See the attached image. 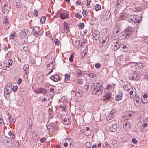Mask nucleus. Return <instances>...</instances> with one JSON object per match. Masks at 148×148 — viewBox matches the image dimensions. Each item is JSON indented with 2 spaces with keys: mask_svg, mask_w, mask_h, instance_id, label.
<instances>
[{
  "mask_svg": "<svg viewBox=\"0 0 148 148\" xmlns=\"http://www.w3.org/2000/svg\"><path fill=\"white\" fill-rule=\"evenodd\" d=\"M102 83L101 81H94L92 84L91 90L93 94L97 96L101 95L103 91Z\"/></svg>",
  "mask_w": 148,
  "mask_h": 148,
  "instance_id": "obj_1",
  "label": "nucleus"
},
{
  "mask_svg": "<svg viewBox=\"0 0 148 148\" xmlns=\"http://www.w3.org/2000/svg\"><path fill=\"white\" fill-rule=\"evenodd\" d=\"M122 38L124 40L134 37V31L132 28H127L121 33Z\"/></svg>",
  "mask_w": 148,
  "mask_h": 148,
  "instance_id": "obj_2",
  "label": "nucleus"
},
{
  "mask_svg": "<svg viewBox=\"0 0 148 148\" xmlns=\"http://www.w3.org/2000/svg\"><path fill=\"white\" fill-rule=\"evenodd\" d=\"M118 49L123 52H126L127 51V46L125 44H124L122 42H116V43L114 45V47H113L112 49L114 51H115Z\"/></svg>",
  "mask_w": 148,
  "mask_h": 148,
  "instance_id": "obj_3",
  "label": "nucleus"
},
{
  "mask_svg": "<svg viewBox=\"0 0 148 148\" xmlns=\"http://www.w3.org/2000/svg\"><path fill=\"white\" fill-rule=\"evenodd\" d=\"M123 89L129 92L128 96L129 98H132L133 97V95H135L136 90L135 88L131 87L130 86L127 85H125L123 86Z\"/></svg>",
  "mask_w": 148,
  "mask_h": 148,
  "instance_id": "obj_4",
  "label": "nucleus"
},
{
  "mask_svg": "<svg viewBox=\"0 0 148 148\" xmlns=\"http://www.w3.org/2000/svg\"><path fill=\"white\" fill-rule=\"evenodd\" d=\"M1 6L3 13L5 14H8L10 10V5H8L7 2L4 1L2 2Z\"/></svg>",
  "mask_w": 148,
  "mask_h": 148,
  "instance_id": "obj_5",
  "label": "nucleus"
},
{
  "mask_svg": "<svg viewBox=\"0 0 148 148\" xmlns=\"http://www.w3.org/2000/svg\"><path fill=\"white\" fill-rule=\"evenodd\" d=\"M61 118L62 120H63V123L64 124L68 125L71 124V121H70L71 117L69 115L65 114H63L61 116Z\"/></svg>",
  "mask_w": 148,
  "mask_h": 148,
  "instance_id": "obj_6",
  "label": "nucleus"
},
{
  "mask_svg": "<svg viewBox=\"0 0 148 148\" xmlns=\"http://www.w3.org/2000/svg\"><path fill=\"white\" fill-rule=\"evenodd\" d=\"M137 16L136 15H132L130 16L128 18V20L130 23L134 22V23H139L142 20V17H140V18L137 19Z\"/></svg>",
  "mask_w": 148,
  "mask_h": 148,
  "instance_id": "obj_7",
  "label": "nucleus"
},
{
  "mask_svg": "<svg viewBox=\"0 0 148 148\" xmlns=\"http://www.w3.org/2000/svg\"><path fill=\"white\" fill-rule=\"evenodd\" d=\"M111 13L108 10H104L102 16V19L104 21H106L110 17Z\"/></svg>",
  "mask_w": 148,
  "mask_h": 148,
  "instance_id": "obj_8",
  "label": "nucleus"
},
{
  "mask_svg": "<svg viewBox=\"0 0 148 148\" xmlns=\"http://www.w3.org/2000/svg\"><path fill=\"white\" fill-rule=\"evenodd\" d=\"M72 140L69 138H67L64 142V143L63 144L64 146L63 148H71V147L73 146L71 144Z\"/></svg>",
  "mask_w": 148,
  "mask_h": 148,
  "instance_id": "obj_9",
  "label": "nucleus"
},
{
  "mask_svg": "<svg viewBox=\"0 0 148 148\" xmlns=\"http://www.w3.org/2000/svg\"><path fill=\"white\" fill-rule=\"evenodd\" d=\"M141 74L140 73L136 71H134L132 74V80H138L140 77Z\"/></svg>",
  "mask_w": 148,
  "mask_h": 148,
  "instance_id": "obj_10",
  "label": "nucleus"
},
{
  "mask_svg": "<svg viewBox=\"0 0 148 148\" xmlns=\"http://www.w3.org/2000/svg\"><path fill=\"white\" fill-rule=\"evenodd\" d=\"M33 33L34 35L36 37H38L39 36L40 33V29L39 27H34L33 29Z\"/></svg>",
  "mask_w": 148,
  "mask_h": 148,
  "instance_id": "obj_11",
  "label": "nucleus"
},
{
  "mask_svg": "<svg viewBox=\"0 0 148 148\" xmlns=\"http://www.w3.org/2000/svg\"><path fill=\"white\" fill-rule=\"evenodd\" d=\"M56 125L53 123H50L49 124L47 127V130L50 132H52L55 130Z\"/></svg>",
  "mask_w": 148,
  "mask_h": 148,
  "instance_id": "obj_12",
  "label": "nucleus"
},
{
  "mask_svg": "<svg viewBox=\"0 0 148 148\" xmlns=\"http://www.w3.org/2000/svg\"><path fill=\"white\" fill-rule=\"evenodd\" d=\"M28 32V30L27 29H24L20 33L19 35L20 37L22 38H24L26 36Z\"/></svg>",
  "mask_w": 148,
  "mask_h": 148,
  "instance_id": "obj_13",
  "label": "nucleus"
},
{
  "mask_svg": "<svg viewBox=\"0 0 148 148\" xmlns=\"http://www.w3.org/2000/svg\"><path fill=\"white\" fill-rule=\"evenodd\" d=\"M60 17L62 20L68 18H69V13L68 12H65L63 13H60Z\"/></svg>",
  "mask_w": 148,
  "mask_h": 148,
  "instance_id": "obj_14",
  "label": "nucleus"
},
{
  "mask_svg": "<svg viewBox=\"0 0 148 148\" xmlns=\"http://www.w3.org/2000/svg\"><path fill=\"white\" fill-rule=\"evenodd\" d=\"M141 102L143 103H146L148 102V95L147 94H144L141 98Z\"/></svg>",
  "mask_w": 148,
  "mask_h": 148,
  "instance_id": "obj_15",
  "label": "nucleus"
},
{
  "mask_svg": "<svg viewBox=\"0 0 148 148\" xmlns=\"http://www.w3.org/2000/svg\"><path fill=\"white\" fill-rule=\"evenodd\" d=\"M93 36L95 40L98 39L100 37L99 32L97 30H95L93 33Z\"/></svg>",
  "mask_w": 148,
  "mask_h": 148,
  "instance_id": "obj_16",
  "label": "nucleus"
},
{
  "mask_svg": "<svg viewBox=\"0 0 148 148\" xmlns=\"http://www.w3.org/2000/svg\"><path fill=\"white\" fill-rule=\"evenodd\" d=\"M51 79L55 82H58L60 79L59 75L57 74L52 75L51 77Z\"/></svg>",
  "mask_w": 148,
  "mask_h": 148,
  "instance_id": "obj_17",
  "label": "nucleus"
},
{
  "mask_svg": "<svg viewBox=\"0 0 148 148\" xmlns=\"http://www.w3.org/2000/svg\"><path fill=\"white\" fill-rule=\"evenodd\" d=\"M111 96L110 93L106 92L104 96L105 98L103 99V101L106 102L107 101H110L111 98Z\"/></svg>",
  "mask_w": 148,
  "mask_h": 148,
  "instance_id": "obj_18",
  "label": "nucleus"
},
{
  "mask_svg": "<svg viewBox=\"0 0 148 148\" xmlns=\"http://www.w3.org/2000/svg\"><path fill=\"white\" fill-rule=\"evenodd\" d=\"M144 64L141 62H137L134 64L133 66L135 69H140L144 66Z\"/></svg>",
  "mask_w": 148,
  "mask_h": 148,
  "instance_id": "obj_19",
  "label": "nucleus"
},
{
  "mask_svg": "<svg viewBox=\"0 0 148 148\" xmlns=\"http://www.w3.org/2000/svg\"><path fill=\"white\" fill-rule=\"evenodd\" d=\"M117 125L116 124H114L112 125L110 128V131L112 132H115L118 129Z\"/></svg>",
  "mask_w": 148,
  "mask_h": 148,
  "instance_id": "obj_20",
  "label": "nucleus"
},
{
  "mask_svg": "<svg viewBox=\"0 0 148 148\" xmlns=\"http://www.w3.org/2000/svg\"><path fill=\"white\" fill-rule=\"evenodd\" d=\"M83 95V92L82 90H77L75 92V96L77 97H80Z\"/></svg>",
  "mask_w": 148,
  "mask_h": 148,
  "instance_id": "obj_21",
  "label": "nucleus"
},
{
  "mask_svg": "<svg viewBox=\"0 0 148 148\" xmlns=\"http://www.w3.org/2000/svg\"><path fill=\"white\" fill-rule=\"evenodd\" d=\"M122 94L121 92L119 91L118 94L115 97V99L117 101H119L121 100L122 97Z\"/></svg>",
  "mask_w": 148,
  "mask_h": 148,
  "instance_id": "obj_22",
  "label": "nucleus"
},
{
  "mask_svg": "<svg viewBox=\"0 0 148 148\" xmlns=\"http://www.w3.org/2000/svg\"><path fill=\"white\" fill-rule=\"evenodd\" d=\"M114 111H112L110 112V114L107 117V120H111L114 118Z\"/></svg>",
  "mask_w": 148,
  "mask_h": 148,
  "instance_id": "obj_23",
  "label": "nucleus"
},
{
  "mask_svg": "<svg viewBox=\"0 0 148 148\" xmlns=\"http://www.w3.org/2000/svg\"><path fill=\"white\" fill-rule=\"evenodd\" d=\"M133 95V96H134L133 98H134L135 99V100L134 101H136V102L137 104L139 103V101H140V97L138 96V95H137L136 94V92L135 95Z\"/></svg>",
  "mask_w": 148,
  "mask_h": 148,
  "instance_id": "obj_24",
  "label": "nucleus"
},
{
  "mask_svg": "<svg viewBox=\"0 0 148 148\" xmlns=\"http://www.w3.org/2000/svg\"><path fill=\"white\" fill-rule=\"evenodd\" d=\"M130 124L129 122L127 121L125 122L124 125H123V128L125 130L130 129Z\"/></svg>",
  "mask_w": 148,
  "mask_h": 148,
  "instance_id": "obj_25",
  "label": "nucleus"
},
{
  "mask_svg": "<svg viewBox=\"0 0 148 148\" xmlns=\"http://www.w3.org/2000/svg\"><path fill=\"white\" fill-rule=\"evenodd\" d=\"M84 132L85 133V135L88 136L90 135V128L88 127H86L85 129L84 128Z\"/></svg>",
  "mask_w": 148,
  "mask_h": 148,
  "instance_id": "obj_26",
  "label": "nucleus"
},
{
  "mask_svg": "<svg viewBox=\"0 0 148 148\" xmlns=\"http://www.w3.org/2000/svg\"><path fill=\"white\" fill-rule=\"evenodd\" d=\"M83 44L81 43L80 40L76 41L75 42V45L76 47L77 48H80L83 46Z\"/></svg>",
  "mask_w": 148,
  "mask_h": 148,
  "instance_id": "obj_27",
  "label": "nucleus"
},
{
  "mask_svg": "<svg viewBox=\"0 0 148 148\" xmlns=\"http://www.w3.org/2000/svg\"><path fill=\"white\" fill-rule=\"evenodd\" d=\"M127 14H121L120 15V20H125L127 18Z\"/></svg>",
  "mask_w": 148,
  "mask_h": 148,
  "instance_id": "obj_28",
  "label": "nucleus"
},
{
  "mask_svg": "<svg viewBox=\"0 0 148 148\" xmlns=\"http://www.w3.org/2000/svg\"><path fill=\"white\" fill-rule=\"evenodd\" d=\"M133 114L132 112L129 111L126 112L125 113V115L127 119L130 118Z\"/></svg>",
  "mask_w": 148,
  "mask_h": 148,
  "instance_id": "obj_29",
  "label": "nucleus"
},
{
  "mask_svg": "<svg viewBox=\"0 0 148 148\" xmlns=\"http://www.w3.org/2000/svg\"><path fill=\"white\" fill-rule=\"evenodd\" d=\"M107 44L106 41L104 39H100L99 43V45L101 47H102L104 45H105Z\"/></svg>",
  "mask_w": 148,
  "mask_h": 148,
  "instance_id": "obj_30",
  "label": "nucleus"
},
{
  "mask_svg": "<svg viewBox=\"0 0 148 148\" xmlns=\"http://www.w3.org/2000/svg\"><path fill=\"white\" fill-rule=\"evenodd\" d=\"M78 71L77 73V75L79 77H81L82 75L84 74V73H83L82 71L81 70L79 69H77Z\"/></svg>",
  "mask_w": 148,
  "mask_h": 148,
  "instance_id": "obj_31",
  "label": "nucleus"
},
{
  "mask_svg": "<svg viewBox=\"0 0 148 148\" xmlns=\"http://www.w3.org/2000/svg\"><path fill=\"white\" fill-rule=\"evenodd\" d=\"M111 143L114 147H118V144L117 141L115 140H113L112 141Z\"/></svg>",
  "mask_w": 148,
  "mask_h": 148,
  "instance_id": "obj_32",
  "label": "nucleus"
},
{
  "mask_svg": "<svg viewBox=\"0 0 148 148\" xmlns=\"http://www.w3.org/2000/svg\"><path fill=\"white\" fill-rule=\"evenodd\" d=\"M37 91L38 92L40 93H45L46 92L45 89H44L42 88H40L38 89L37 90Z\"/></svg>",
  "mask_w": 148,
  "mask_h": 148,
  "instance_id": "obj_33",
  "label": "nucleus"
},
{
  "mask_svg": "<svg viewBox=\"0 0 148 148\" xmlns=\"http://www.w3.org/2000/svg\"><path fill=\"white\" fill-rule=\"evenodd\" d=\"M8 134L11 136L12 139H13L15 138V137L14 134H13L11 131H10L8 132Z\"/></svg>",
  "mask_w": 148,
  "mask_h": 148,
  "instance_id": "obj_34",
  "label": "nucleus"
},
{
  "mask_svg": "<svg viewBox=\"0 0 148 148\" xmlns=\"http://www.w3.org/2000/svg\"><path fill=\"white\" fill-rule=\"evenodd\" d=\"M51 60H52V61L50 62L49 63L51 64L52 66V67H53V66L54 65V63L55 62V59L54 58H51Z\"/></svg>",
  "mask_w": 148,
  "mask_h": 148,
  "instance_id": "obj_35",
  "label": "nucleus"
},
{
  "mask_svg": "<svg viewBox=\"0 0 148 148\" xmlns=\"http://www.w3.org/2000/svg\"><path fill=\"white\" fill-rule=\"evenodd\" d=\"M9 23V21L7 16H5L4 17V21L3 24L5 25L8 24Z\"/></svg>",
  "mask_w": 148,
  "mask_h": 148,
  "instance_id": "obj_36",
  "label": "nucleus"
},
{
  "mask_svg": "<svg viewBox=\"0 0 148 148\" xmlns=\"http://www.w3.org/2000/svg\"><path fill=\"white\" fill-rule=\"evenodd\" d=\"M10 88L9 87H5V89L4 90V92L6 93V95H8L9 94V93L10 92V90H9V89L7 88Z\"/></svg>",
  "mask_w": 148,
  "mask_h": 148,
  "instance_id": "obj_37",
  "label": "nucleus"
},
{
  "mask_svg": "<svg viewBox=\"0 0 148 148\" xmlns=\"http://www.w3.org/2000/svg\"><path fill=\"white\" fill-rule=\"evenodd\" d=\"M15 33L14 32H12L10 34L9 36L10 38L11 39H13L15 37Z\"/></svg>",
  "mask_w": 148,
  "mask_h": 148,
  "instance_id": "obj_38",
  "label": "nucleus"
},
{
  "mask_svg": "<svg viewBox=\"0 0 148 148\" xmlns=\"http://www.w3.org/2000/svg\"><path fill=\"white\" fill-rule=\"evenodd\" d=\"M88 75L92 78L95 77H96V75L93 73H89L88 74Z\"/></svg>",
  "mask_w": 148,
  "mask_h": 148,
  "instance_id": "obj_39",
  "label": "nucleus"
},
{
  "mask_svg": "<svg viewBox=\"0 0 148 148\" xmlns=\"http://www.w3.org/2000/svg\"><path fill=\"white\" fill-rule=\"evenodd\" d=\"M95 9L96 11H98L101 9V7L99 4H97L95 6Z\"/></svg>",
  "mask_w": 148,
  "mask_h": 148,
  "instance_id": "obj_40",
  "label": "nucleus"
},
{
  "mask_svg": "<svg viewBox=\"0 0 148 148\" xmlns=\"http://www.w3.org/2000/svg\"><path fill=\"white\" fill-rule=\"evenodd\" d=\"M78 26L79 29H82L84 27V24L83 23H80L78 24Z\"/></svg>",
  "mask_w": 148,
  "mask_h": 148,
  "instance_id": "obj_41",
  "label": "nucleus"
},
{
  "mask_svg": "<svg viewBox=\"0 0 148 148\" xmlns=\"http://www.w3.org/2000/svg\"><path fill=\"white\" fill-rule=\"evenodd\" d=\"M14 144L16 148H18L19 146V144L18 140H16L14 143Z\"/></svg>",
  "mask_w": 148,
  "mask_h": 148,
  "instance_id": "obj_42",
  "label": "nucleus"
},
{
  "mask_svg": "<svg viewBox=\"0 0 148 148\" xmlns=\"http://www.w3.org/2000/svg\"><path fill=\"white\" fill-rule=\"evenodd\" d=\"M64 77L65 81H68L70 78V75L67 74H65L64 75Z\"/></svg>",
  "mask_w": 148,
  "mask_h": 148,
  "instance_id": "obj_43",
  "label": "nucleus"
},
{
  "mask_svg": "<svg viewBox=\"0 0 148 148\" xmlns=\"http://www.w3.org/2000/svg\"><path fill=\"white\" fill-rule=\"evenodd\" d=\"M2 47L5 51H7L8 50V48L7 46L5 44H3L2 46Z\"/></svg>",
  "mask_w": 148,
  "mask_h": 148,
  "instance_id": "obj_44",
  "label": "nucleus"
},
{
  "mask_svg": "<svg viewBox=\"0 0 148 148\" xmlns=\"http://www.w3.org/2000/svg\"><path fill=\"white\" fill-rule=\"evenodd\" d=\"M75 16L76 18L79 19H80L82 17L81 15L79 13H76L75 14Z\"/></svg>",
  "mask_w": 148,
  "mask_h": 148,
  "instance_id": "obj_45",
  "label": "nucleus"
},
{
  "mask_svg": "<svg viewBox=\"0 0 148 148\" xmlns=\"http://www.w3.org/2000/svg\"><path fill=\"white\" fill-rule=\"evenodd\" d=\"M109 56L108 55L106 54L105 55L104 57V60L106 61H108L109 59Z\"/></svg>",
  "mask_w": 148,
  "mask_h": 148,
  "instance_id": "obj_46",
  "label": "nucleus"
},
{
  "mask_svg": "<svg viewBox=\"0 0 148 148\" xmlns=\"http://www.w3.org/2000/svg\"><path fill=\"white\" fill-rule=\"evenodd\" d=\"M122 1V0H118L117 1L116 3V5L118 8L120 5V4H121Z\"/></svg>",
  "mask_w": 148,
  "mask_h": 148,
  "instance_id": "obj_47",
  "label": "nucleus"
},
{
  "mask_svg": "<svg viewBox=\"0 0 148 148\" xmlns=\"http://www.w3.org/2000/svg\"><path fill=\"white\" fill-rule=\"evenodd\" d=\"M29 69L28 65L27 64H25L23 67V70L25 71H27Z\"/></svg>",
  "mask_w": 148,
  "mask_h": 148,
  "instance_id": "obj_48",
  "label": "nucleus"
},
{
  "mask_svg": "<svg viewBox=\"0 0 148 148\" xmlns=\"http://www.w3.org/2000/svg\"><path fill=\"white\" fill-rule=\"evenodd\" d=\"M87 11L84 10H83L82 12V14H83V15L84 17H86L87 15Z\"/></svg>",
  "mask_w": 148,
  "mask_h": 148,
  "instance_id": "obj_49",
  "label": "nucleus"
},
{
  "mask_svg": "<svg viewBox=\"0 0 148 148\" xmlns=\"http://www.w3.org/2000/svg\"><path fill=\"white\" fill-rule=\"evenodd\" d=\"M74 57V54L72 53L70 57L69 58V60L71 62H72L73 61V59Z\"/></svg>",
  "mask_w": 148,
  "mask_h": 148,
  "instance_id": "obj_50",
  "label": "nucleus"
},
{
  "mask_svg": "<svg viewBox=\"0 0 148 148\" xmlns=\"http://www.w3.org/2000/svg\"><path fill=\"white\" fill-rule=\"evenodd\" d=\"M13 62V60L12 59H10L8 62V63L9 66H12V64Z\"/></svg>",
  "mask_w": 148,
  "mask_h": 148,
  "instance_id": "obj_51",
  "label": "nucleus"
},
{
  "mask_svg": "<svg viewBox=\"0 0 148 148\" xmlns=\"http://www.w3.org/2000/svg\"><path fill=\"white\" fill-rule=\"evenodd\" d=\"M46 20V18L45 16L42 17L40 19V22L42 23H44Z\"/></svg>",
  "mask_w": 148,
  "mask_h": 148,
  "instance_id": "obj_52",
  "label": "nucleus"
},
{
  "mask_svg": "<svg viewBox=\"0 0 148 148\" xmlns=\"http://www.w3.org/2000/svg\"><path fill=\"white\" fill-rule=\"evenodd\" d=\"M40 100L43 102H46L47 101V99L46 98H44L43 97H41L40 98Z\"/></svg>",
  "mask_w": 148,
  "mask_h": 148,
  "instance_id": "obj_53",
  "label": "nucleus"
},
{
  "mask_svg": "<svg viewBox=\"0 0 148 148\" xmlns=\"http://www.w3.org/2000/svg\"><path fill=\"white\" fill-rule=\"evenodd\" d=\"M60 108L62 111H65L66 110V106L65 105L60 106Z\"/></svg>",
  "mask_w": 148,
  "mask_h": 148,
  "instance_id": "obj_54",
  "label": "nucleus"
},
{
  "mask_svg": "<svg viewBox=\"0 0 148 148\" xmlns=\"http://www.w3.org/2000/svg\"><path fill=\"white\" fill-rule=\"evenodd\" d=\"M34 15L35 16H38V13L37 10L35 9L34 11Z\"/></svg>",
  "mask_w": 148,
  "mask_h": 148,
  "instance_id": "obj_55",
  "label": "nucleus"
},
{
  "mask_svg": "<svg viewBox=\"0 0 148 148\" xmlns=\"http://www.w3.org/2000/svg\"><path fill=\"white\" fill-rule=\"evenodd\" d=\"M53 112H50L49 116V118L51 119L53 118Z\"/></svg>",
  "mask_w": 148,
  "mask_h": 148,
  "instance_id": "obj_56",
  "label": "nucleus"
},
{
  "mask_svg": "<svg viewBox=\"0 0 148 148\" xmlns=\"http://www.w3.org/2000/svg\"><path fill=\"white\" fill-rule=\"evenodd\" d=\"M54 42L55 44L56 45H58L59 44V41L57 39H56L54 40Z\"/></svg>",
  "mask_w": 148,
  "mask_h": 148,
  "instance_id": "obj_57",
  "label": "nucleus"
},
{
  "mask_svg": "<svg viewBox=\"0 0 148 148\" xmlns=\"http://www.w3.org/2000/svg\"><path fill=\"white\" fill-rule=\"evenodd\" d=\"M113 88L112 85L111 84L108 85L107 86V90H108L109 89H111Z\"/></svg>",
  "mask_w": 148,
  "mask_h": 148,
  "instance_id": "obj_58",
  "label": "nucleus"
},
{
  "mask_svg": "<svg viewBox=\"0 0 148 148\" xmlns=\"http://www.w3.org/2000/svg\"><path fill=\"white\" fill-rule=\"evenodd\" d=\"M64 83L65 85H66L67 86H70L72 84L69 82L64 81Z\"/></svg>",
  "mask_w": 148,
  "mask_h": 148,
  "instance_id": "obj_59",
  "label": "nucleus"
},
{
  "mask_svg": "<svg viewBox=\"0 0 148 148\" xmlns=\"http://www.w3.org/2000/svg\"><path fill=\"white\" fill-rule=\"evenodd\" d=\"M101 64L99 63H97L95 65V66L96 68H99L100 67Z\"/></svg>",
  "mask_w": 148,
  "mask_h": 148,
  "instance_id": "obj_60",
  "label": "nucleus"
},
{
  "mask_svg": "<svg viewBox=\"0 0 148 148\" xmlns=\"http://www.w3.org/2000/svg\"><path fill=\"white\" fill-rule=\"evenodd\" d=\"M45 85L46 87H47L48 90H49V88L51 86L50 84L46 83L45 84Z\"/></svg>",
  "mask_w": 148,
  "mask_h": 148,
  "instance_id": "obj_61",
  "label": "nucleus"
},
{
  "mask_svg": "<svg viewBox=\"0 0 148 148\" xmlns=\"http://www.w3.org/2000/svg\"><path fill=\"white\" fill-rule=\"evenodd\" d=\"M46 140V138H42L40 139V141L42 143H43Z\"/></svg>",
  "mask_w": 148,
  "mask_h": 148,
  "instance_id": "obj_62",
  "label": "nucleus"
},
{
  "mask_svg": "<svg viewBox=\"0 0 148 148\" xmlns=\"http://www.w3.org/2000/svg\"><path fill=\"white\" fill-rule=\"evenodd\" d=\"M109 37L108 36L106 37L105 38H103L104 40H105V41H106V42L107 44L109 42Z\"/></svg>",
  "mask_w": 148,
  "mask_h": 148,
  "instance_id": "obj_63",
  "label": "nucleus"
},
{
  "mask_svg": "<svg viewBox=\"0 0 148 148\" xmlns=\"http://www.w3.org/2000/svg\"><path fill=\"white\" fill-rule=\"evenodd\" d=\"M132 142L134 144H136L137 143V140L135 138H133L132 140Z\"/></svg>",
  "mask_w": 148,
  "mask_h": 148,
  "instance_id": "obj_64",
  "label": "nucleus"
}]
</instances>
